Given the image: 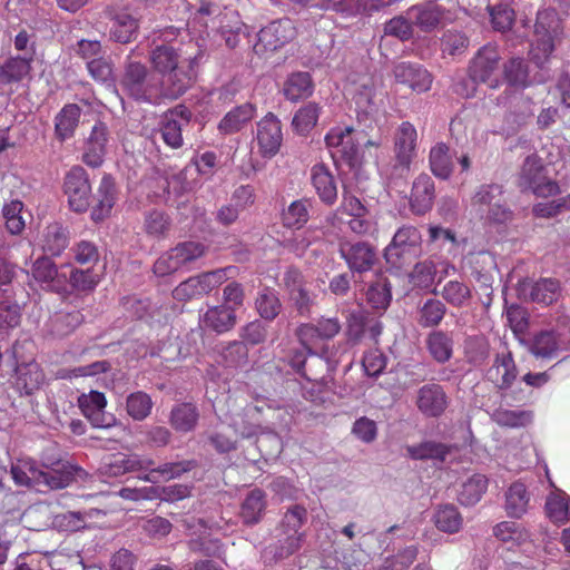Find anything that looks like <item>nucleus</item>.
<instances>
[{"mask_svg": "<svg viewBox=\"0 0 570 570\" xmlns=\"http://www.w3.org/2000/svg\"><path fill=\"white\" fill-rule=\"evenodd\" d=\"M69 244V233L59 223L48 225L41 236L40 245L46 254L60 255Z\"/></svg>", "mask_w": 570, "mask_h": 570, "instance_id": "nucleus-43", "label": "nucleus"}, {"mask_svg": "<svg viewBox=\"0 0 570 570\" xmlns=\"http://www.w3.org/2000/svg\"><path fill=\"white\" fill-rule=\"evenodd\" d=\"M321 107L315 102H308L301 107L292 120L293 129L299 135L308 134L317 124Z\"/></svg>", "mask_w": 570, "mask_h": 570, "instance_id": "nucleus-55", "label": "nucleus"}, {"mask_svg": "<svg viewBox=\"0 0 570 570\" xmlns=\"http://www.w3.org/2000/svg\"><path fill=\"white\" fill-rule=\"evenodd\" d=\"M266 495L265 492L258 488L249 491L242 505H240V518L247 525L258 523L266 509Z\"/></svg>", "mask_w": 570, "mask_h": 570, "instance_id": "nucleus-42", "label": "nucleus"}, {"mask_svg": "<svg viewBox=\"0 0 570 570\" xmlns=\"http://www.w3.org/2000/svg\"><path fill=\"white\" fill-rule=\"evenodd\" d=\"M325 144L336 165L345 164L350 169L361 167L363 154L361 151V134L355 132L351 126H337L325 136Z\"/></svg>", "mask_w": 570, "mask_h": 570, "instance_id": "nucleus-4", "label": "nucleus"}, {"mask_svg": "<svg viewBox=\"0 0 570 570\" xmlns=\"http://www.w3.org/2000/svg\"><path fill=\"white\" fill-rule=\"evenodd\" d=\"M240 337L244 343H232L226 350V357L232 354H237L242 358H246L247 350L245 344L257 345L263 343L266 338V328L261 321H253L242 328Z\"/></svg>", "mask_w": 570, "mask_h": 570, "instance_id": "nucleus-37", "label": "nucleus"}, {"mask_svg": "<svg viewBox=\"0 0 570 570\" xmlns=\"http://www.w3.org/2000/svg\"><path fill=\"white\" fill-rule=\"evenodd\" d=\"M311 183L323 204L332 206L336 203V180L326 165L316 164L311 168Z\"/></svg>", "mask_w": 570, "mask_h": 570, "instance_id": "nucleus-28", "label": "nucleus"}, {"mask_svg": "<svg viewBox=\"0 0 570 570\" xmlns=\"http://www.w3.org/2000/svg\"><path fill=\"white\" fill-rule=\"evenodd\" d=\"M375 87L373 80L365 79L355 90L353 100L358 114L370 115L375 111Z\"/></svg>", "mask_w": 570, "mask_h": 570, "instance_id": "nucleus-64", "label": "nucleus"}, {"mask_svg": "<svg viewBox=\"0 0 570 570\" xmlns=\"http://www.w3.org/2000/svg\"><path fill=\"white\" fill-rule=\"evenodd\" d=\"M109 129L107 125L102 121H97L85 142L82 161L92 168L100 167L107 153Z\"/></svg>", "mask_w": 570, "mask_h": 570, "instance_id": "nucleus-24", "label": "nucleus"}, {"mask_svg": "<svg viewBox=\"0 0 570 570\" xmlns=\"http://www.w3.org/2000/svg\"><path fill=\"white\" fill-rule=\"evenodd\" d=\"M530 352L537 358L552 360L570 353V332L544 330L534 335Z\"/></svg>", "mask_w": 570, "mask_h": 570, "instance_id": "nucleus-15", "label": "nucleus"}, {"mask_svg": "<svg viewBox=\"0 0 570 570\" xmlns=\"http://www.w3.org/2000/svg\"><path fill=\"white\" fill-rule=\"evenodd\" d=\"M119 85L125 94L139 102L159 105L164 99H168L164 83L146 65L130 60V56L125 62Z\"/></svg>", "mask_w": 570, "mask_h": 570, "instance_id": "nucleus-2", "label": "nucleus"}, {"mask_svg": "<svg viewBox=\"0 0 570 570\" xmlns=\"http://www.w3.org/2000/svg\"><path fill=\"white\" fill-rule=\"evenodd\" d=\"M546 511L549 519L554 523L570 521V497L561 490L552 492L547 498Z\"/></svg>", "mask_w": 570, "mask_h": 570, "instance_id": "nucleus-53", "label": "nucleus"}, {"mask_svg": "<svg viewBox=\"0 0 570 570\" xmlns=\"http://www.w3.org/2000/svg\"><path fill=\"white\" fill-rule=\"evenodd\" d=\"M491 419L500 426L519 429L532 422L533 413L530 410L498 407L491 414Z\"/></svg>", "mask_w": 570, "mask_h": 570, "instance_id": "nucleus-52", "label": "nucleus"}, {"mask_svg": "<svg viewBox=\"0 0 570 570\" xmlns=\"http://www.w3.org/2000/svg\"><path fill=\"white\" fill-rule=\"evenodd\" d=\"M154 460L149 455L139 453H115L107 456L98 469L101 481L112 482L127 473H141L142 470L150 469Z\"/></svg>", "mask_w": 570, "mask_h": 570, "instance_id": "nucleus-11", "label": "nucleus"}, {"mask_svg": "<svg viewBox=\"0 0 570 570\" xmlns=\"http://www.w3.org/2000/svg\"><path fill=\"white\" fill-rule=\"evenodd\" d=\"M83 322L80 311L58 312L51 318V332L57 336H66Z\"/></svg>", "mask_w": 570, "mask_h": 570, "instance_id": "nucleus-59", "label": "nucleus"}, {"mask_svg": "<svg viewBox=\"0 0 570 570\" xmlns=\"http://www.w3.org/2000/svg\"><path fill=\"white\" fill-rule=\"evenodd\" d=\"M302 346V348L293 352L289 364L297 374L305 377L307 381H317L321 379V376L312 371V367L316 364L325 362L326 368L328 371H334L342 361V356L346 351L345 344L342 351H340L341 347L336 350H334V347H326L322 351L321 355H315L313 353V347L308 350L305 345Z\"/></svg>", "mask_w": 570, "mask_h": 570, "instance_id": "nucleus-10", "label": "nucleus"}, {"mask_svg": "<svg viewBox=\"0 0 570 570\" xmlns=\"http://www.w3.org/2000/svg\"><path fill=\"white\" fill-rule=\"evenodd\" d=\"M393 73L397 82L407 85L415 92L431 89L432 75L421 65L403 61L394 67Z\"/></svg>", "mask_w": 570, "mask_h": 570, "instance_id": "nucleus-25", "label": "nucleus"}, {"mask_svg": "<svg viewBox=\"0 0 570 570\" xmlns=\"http://www.w3.org/2000/svg\"><path fill=\"white\" fill-rule=\"evenodd\" d=\"M435 199L434 180L428 174H420L412 184L410 207L416 215L428 213Z\"/></svg>", "mask_w": 570, "mask_h": 570, "instance_id": "nucleus-26", "label": "nucleus"}, {"mask_svg": "<svg viewBox=\"0 0 570 570\" xmlns=\"http://www.w3.org/2000/svg\"><path fill=\"white\" fill-rule=\"evenodd\" d=\"M452 446L435 442L424 441L416 445H410L406 448L407 454L413 460H435L444 462Z\"/></svg>", "mask_w": 570, "mask_h": 570, "instance_id": "nucleus-51", "label": "nucleus"}, {"mask_svg": "<svg viewBox=\"0 0 570 570\" xmlns=\"http://www.w3.org/2000/svg\"><path fill=\"white\" fill-rule=\"evenodd\" d=\"M338 252L352 273L368 272L377 261L376 249L366 242H341Z\"/></svg>", "mask_w": 570, "mask_h": 570, "instance_id": "nucleus-18", "label": "nucleus"}, {"mask_svg": "<svg viewBox=\"0 0 570 570\" xmlns=\"http://www.w3.org/2000/svg\"><path fill=\"white\" fill-rule=\"evenodd\" d=\"M530 502V493L522 482H513L505 492L504 509L509 517L521 518L527 513Z\"/></svg>", "mask_w": 570, "mask_h": 570, "instance_id": "nucleus-46", "label": "nucleus"}, {"mask_svg": "<svg viewBox=\"0 0 570 570\" xmlns=\"http://www.w3.org/2000/svg\"><path fill=\"white\" fill-rule=\"evenodd\" d=\"M504 187L500 184H484L479 187L473 196V205L478 206L480 210L484 212L495 203L504 199Z\"/></svg>", "mask_w": 570, "mask_h": 570, "instance_id": "nucleus-63", "label": "nucleus"}, {"mask_svg": "<svg viewBox=\"0 0 570 570\" xmlns=\"http://www.w3.org/2000/svg\"><path fill=\"white\" fill-rule=\"evenodd\" d=\"M63 190L71 210L85 213L91 203V185L87 171L73 166L65 176Z\"/></svg>", "mask_w": 570, "mask_h": 570, "instance_id": "nucleus-14", "label": "nucleus"}, {"mask_svg": "<svg viewBox=\"0 0 570 570\" xmlns=\"http://www.w3.org/2000/svg\"><path fill=\"white\" fill-rule=\"evenodd\" d=\"M503 77L510 87L524 89L532 83L527 61L520 57H512L503 65Z\"/></svg>", "mask_w": 570, "mask_h": 570, "instance_id": "nucleus-48", "label": "nucleus"}, {"mask_svg": "<svg viewBox=\"0 0 570 570\" xmlns=\"http://www.w3.org/2000/svg\"><path fill=\"white\" fill-rule=\"evenodd\" d=\"M14 372V389L21 395L32 394L45 381V374L37 362L18 364Z\"/></svg>", "mask_w": 570, "mask_h": 570, "instance_id": "nucleus-32", "label": "nucleus"}, {"mask_svg": "<svg viewBox=\"0 0 570 570\" xmlns=\"http://www.w3.org/2000/svg\"><path fill=\"white\" fill-rule=\"evenodd\" d=\"M234 269L235 267L227 266L191 276L174 288L173 297L179 302L200 298L227 282Z\"/></svg>", "mask_w": 570, "mask_h": 570, "instance_id": "nucleus-8", "label": "nucleus"}, {"mask_svg": "<svg viewBox=\"0 0 570 570\" xmlns=\"http://www.w3.org/2000/svg\"><path fill=\"white\" fill-rule=\"evenodd\" d=\"M560 32L561 22L556 10L544 9L538 12L530 57L540 69H543L549 61L554 50V41Z\"/></svg>", "mask_w": 570, "mask_h": 570, "instance_id": "nucleus-5", "label": "nucleus"}, {"mask_svg": "<svg viewBox=\"0 0 570 570\" xmlns=\"http://www.w3.org/2000/svg\"><path fill=\"white\" fill-rule=\"evenodd\" d=\"M367 303L375 309H386L392 299L391 284L386 278H379L366 291Z\"/></svg>", "mask_w": 570, "mask_h": 570, "instance_id": "nucleus-58", "label": "nucleus"}, {"mask_svg": "<svg viewBox=\"0 0 570 570\" xmlns=\"http://www.w3.org/2000/svg\"><path fill=\"white\" fill-rule=\"evenodd\" d=\"M488 489V479L483 474H473L461 484L458 501L465 507L476 504Z\"/></svg>", "mask_w": 570, "mask_h": 570, "instance_id": "nucleus-50", "label": "nucleus"}, {"mask_svg": "<svg viewBox=\"0 0 570 570\" xmlns=\"http://www.w3.org/2000/svg\"><path fill=\"white\" fill-rule=\"evenodd\" d=\"M415 404L425 417H439L449 406V397L442 385L428 383L416 392Z\"/></svg>", "mask_w": 570, "mask_h": 570, "instance_id": "nucleus-22", "label": "nucleus"}, {"mask_svg": "<svg viewBox=\"0 0 570 570\" xmlns=\"http://www.w3.org/2000/svg\"><path fill=\"white\" fill-rule=\"evenodd\" d=\"M149 61L154 70L163 75L160 80L166 87L169 100L183 96L196 79V58H184L173 42L160 39L153 40Z\"/></svg>", "mask_w": 570, "mask_h": 570, "instance_id": "nucleus-1", "label": "nucleus"}, {"mask_svg": "<svg viewBox=\"0 0 570 570\" xmlns=\"http://www.w3.org/2000/svg\"><path fill=\"white\" fill-rule=\"evenodd\" d=\"M466 362L475 367L481 366L490 356V343L484 336H469L464 343Z\"/></svg>", "mask_w": 570, "mask_h": 570, "instance_id": "nucleus-54", "label": "nucleus"}, {"mask_svg": "<svg viewBox=\"0 0 570 570\" xmlns=\"http://www.w3.org/2000/svg\"><path fill=\"white\" fill-rule=\"evenodd\" d=\"M110 38L119 43H128L134 40L138 32V20L127 11L116 12L112 17Z\"/></svg>", "mask_w": 570, "mask_h": 570, "instance_id": "nucleus-41", "label": "nucleus"}, {"mask_svg": "<svg viewBox=\"0 0 570 570\" xmlns=\"http://www.w3.org/2000/svg\"><path fill=\"white\" fill-rule=\"evenodd\" d=\"M204 327L218 334L225 333L234 327L236 323L235 309L227 305L213 306L200 318Z\"/></svg>", "mask_w": 570, "mask_h": 570, "instance_id": "nucleus-34", "label": "nucleus"}, {"mask_svg": "<svg viewBox=\"0 0 570 570\" xmlns=\"http://www.w3.org/2000/svg\"><path fill=\"white\" fill-rule=\"evenodd\" d=\"M314 91V83L308 72L291 73L284 82L283 94L292 102L307 99Z\"/></svg>", "mask_w": 570, "mask_h": 570, "instance_id": "nucleus-36", "label": "nucleus"}, {"mask_svg": "<svg viewBox=\"0 0 570 570\" xmlns=\"http://www.w3.org/2000/svg\"><path fill=\"white\" fill-rule=\"evenodd\" d=\"M78 405L94 428L109 429L116 424V417L105 411L107 400L104 393L98 391L83 393L78 397Z\"/></svg>", "mask_w": 570, "mask_h": 570, "instance_id": "nucleus-20", "label": "nucleus"}, {"mask_svg": "<svg viewBox=\"0 0 570 570\" xmlns=\"http://www.w3.org/2000/svg\"><path fill=\"white\" fill-rule=\"evenodd\" d=\"M307 520V510L295 504L284 514L279 524L278 541L276 544L267 547L264 551V558L268 561H278L288 558L295 553L302 544L303 533L299 529Z\"/></svg>", "mask_w": 570, "mask_h": 570, "instance_id": "nucleus-3", "label": "nucleus"}, {"mask_svg": "<svg viewBox=\"0 0 570 570\" xmlns=\"http://www.w3.org/2000/svg\"><path fill=\"white\" fill-rule=\"evenodd\" d=\"M255 115V107L243 104L228 111L218 124V130L223 135H230L239 131Z\"/></svg>", "mask_w": 570, "mask_h": 570, "instance_id": "nucleus-45", "label": "nucleus"}, {"mask_svg": "<svg viewBox=\"0 0 570 570\" xmlns=\"http://www.w3.org/2000/svg\"><path fill=\"white\" fill-rule=\"evenodd\" d=\"M421 252V234L413 226L397 229L391 244L385 248L384 257L394 267H402Z\"/></svg>", "mask_w": 570, "mask_h": 570, "instance_id": "nucleus-12", "label": "nucleus"}, {"mask_svg": "<svg viewBox=\"0 0 570 570\" xmlns=\"http://www.w3.org/2000/svg\"><path fill=\"white\" fill-rule=\"evenodd\" d=\"M425 344L429 354L435 362L444 364L451 360L454 342L449 333L440 330L432 331L426 336Z\"/></svg>", "mask_w": 570, "mask_h": 570, "instance_id": "nucleus-40", "label": "nucleus"}, {"mask_svg": "<svg viewBox=\"0 0 570 570\" xmlns=\"http://www.w3.org/2000/svg\"><path fill=\"white\" fill-rule=\"evenodd\" d=\"M256 140L264 158H272L279 151L283 142L282 125L274 114L268 112L257 122Z\"/></svg>", "mask_w": 570, "mask_h": 570, "instance_id": "nucleus-19", "label": "nucleus"}, {"mask_svg": "<svg viewBox=\"0 0 570 570\" xmlns=\"http://www.w3.org/2000/svg\"><path fill=\"white\" fill-rule=\"evenodd\" d=\"M519 375L513 354L508 347L495 353L491 366L485 371V380L499 391L512 387Z\"/></svg>", "mask_w": 570, "mask_h": 570, "instance_id": "nucleus-17", "label": "nucleus"}, {"mask_svg": "<svg viewBox=\"0 0 570 570\" xmlns=\"http://www.w3.org/2000/svg\"><path fill=\"white\" fill-rule=\"evenodd\" d=\"M518 185L522 191H531L537 197H550L560 193L559 184L547 176L542 159L529 155L521 167Z\"/></svg>", "mask_w": 570, "mask_h": 570, "instance_id": "nucleus-6", "label": "nucleus"}, {"mask_svg": "<svg viewBox=\"0 0 570 570\" xmlns=\"http://www.w3.org/2000/svg\"><path fill=\"white\" fill-rule=\"evenodd\" d=\"M191 117V111L185 105H177L163 115L159 131L167 146L177 149L184 145L183 130L190 124Z\"/></svg>", "mask_w": 570, "mask_h": 570, "instance_id": "nucleus-16", "label": "nucleus"}, {"mask_svg": "<svg viewBox=\"0 0 570 570\" xmlns=\"http://www.w3.org/2000/svg\"><path fill=\"white\" fill-rule=\"evenodd\" d=\"M323 233L318 228H307L304 230L293 232L291 237L284 239V246L297 256H302L304 252L315 242L321 239Z\"/></svg>", "mask_w": 570, "mask_h": 570, "instance_id": "nucleus-56", "label": "nucleus"}, {"mask_svg": "<svg viewBox=\"0 0 570 570\" xmlns=\"http://www.w3.org/2000/svg\"><path fill=\"white\" fill-rule=\"evenodd\" d=\"M417 130L410 121H403L393 136L394 169L401 174L410 171L417 155Z\"/></svg>", "mask_w": 570, "mask_h": 570, "instance_id": "nucleus-13", "label": "nucleus"}, {"mask_svg": "<svg viewBox=\"0 0 570 570\" xmlns=\"http://www.w3.org/2000/svg\"><path fill=\"white\" fill-rule=\"evenodd\" d=\"M494 537L507 546V549L512 550L525 543L529 538V531L521 524L514 521H502L493 528Z\"/></svg>", "mask_w": 570, "mask_h": 570, "instance_id": "nucleus-44", "label": "nucleus"}, {"mask_svg": "<svg viewBox=\"0 0 570 570\" xmlns=\"http://www.w3.org/2000/svg\"><path fill=\"white\" fill-rule=\"evenodd\" d=\"M255 305L258 314L268 321L274 320L279 314L282 307L276 291L268 287L259 291Z\"/></svg>", "mask_w": 570, "mask_h": 570, "instance_id": "nucleus-61", "label": "nucleus"}, {"mask_svg": "<svg viewBox=\"0 0 570 570\" xmlns=\"http://www.w3.org/2000/svg\"><path fill=\"white\" fill-rule=\"evenodd\" d=\"M471 276L485 289L492 288V269L495 267L494 257L488 252H479L468 258Z\"/></svg>", "mask_w": 570, "mask_h": 570, "instance_id": "nucleus-38", "label": "nucleus"}, {"mask_svg": "<svg viewBox=\"0 0 570 570\" xmlns=\"http://www.w3.org/2000/svg\"><path fill=\"white\" fill-rule=\"evenodd\" d=\"M32 275L46 288L58 293L65 289L67 275L60 273L48 257H40L33 263Z\"/></svg>", "mask_w": 570, "mask_h": 570, "instance_id": "nucleus-31", "label": "nucleus"}, {"mask_svg": "<svg viewBox=\"0 0 570 570\" xmlns=\"http://www.w3.org/2000/svg\"><path fill=\"white\" fill-rule=\"evenodd\" d=\"M196 466L195 461H179V462H166L159 464L158 466H150V469L142 470V474H139L137 478L144 482H149L153 484L158 483L159 481H168L171 479H177L181 476L184 473L191 471Z\"/></svg>", "mask_w": 570, "mask_h": 570, "instance_id": "nucleus-29", "label": "nucleus"}, {"mask_svg": "<svg viewBox=\"0 0 570 570\" xmlns=\"http://www.w3.org/2000/svg\"><path fill=\"white\" fill-rule=\"evenodd\" d=\"M10 473L13 482L19 487L45 484L51 489H61L67 485V480L57 476L52 471L43 470L30 458H18L12 461Z\"/></svg>", "mask_w": 570, "mask_h": 570, "instance_id": "nucleus-9", "label": "nucleus"}, {"mask_svg": "<svg viewBox=\"0 0 570 570\" xmlns=\"http://www.w3.org/2000/svg\"><path fill=\"white\" fill-rule=\"evenodd\" d=\"M501 55L495 45L481 47L469 62L468 75L473 82L487 83L491 89L501 86Z\"/></svg>", "mask_w": 570, "mask_h": 570, "instance_id": "nucleus-7", "label": "nucleus"}, {"mask_svg": "<svg viewBox=\"0 0 570 570\" xmlns=\"http://www.w3.org/2000/svg\"><path fill=\"white\" fill-rule=\"evenodd\" d=\"M446 313V306L439 299H426L417 311V322L422 327L438 326Z\"/></svg>", "mask_w": 570, "mask_h": 570, "instance_id": "nucleus-57", "label": "nucleus"}, {"mask_svg": "<svg viewBox=\"0 0 570 570\" xmlns=\"http://www.w3.org/2000/svg\"><path fill=\"white\" fill-rule=\"evenodd\" d=\"M98 203L92 208L91 218L100 222L107 217L116 202V186L110 175H104L97 191Z\"/></svg>", "mask_w": 570, "mask_h": 570, "instance_id": "nucleus-39", "label": "nucleus"}, {"mask_svg": "<svg viewBox=\"0 0 570 570\" xmlns=\"http://www.w3.org/2000/svg\"><path fill=\"white\" fill-rule=\"evenodd\" d=\"M430 168L434 176L448 179L453 173V160L450 148L444 142L433 146L429 155Z\"/></svg>", "mask_w": 570, "mask_h": 570, "instance_id": "nucleus-49", "label": "nucleus"}, {"mask_svg": "<svg viewBox=\"0 0 570 570\" xmlns=\"http://www.w3.org/2000/svg\"><path fill=\"white\" fill-rule=\"evenodd\" d=\"M126 409L132 420L142 421L151 412V397L142 391L130 393L126 399Z\"/></svg>", "mask_w": 570, "mask_h": 570, "instance_id": "nucleus-62", "label": "nucleus"}, {"mask_svg": "<svg viewBox=\"0 0 570 570\" xmlns=\"http://www.w3.org/2000/svg\"><path fill=\"white\" fill-rule=\"evenodd\" d=\"M342 326L337 317H321L316 323L302 324L297 328V337L302 345L308 350L317 345L320 341L335 337Z\"/></svg>", "mask_w": 570, "mask_h": 570, "instance_id": "nucleus-23", "label": "nucleus"}, {"mask_svg": "<svg viewBox=\"0 0 570 570\" xmlns=\"http://www.w3.org/2000/svg\"><path fill=\"white\" fill-rule=\"evenodd\" d=\"M409 19L422 31L434 30L444 19L445 10L434 1L412 6L407 10Z\"/></svg>", "mask_w": 570, "mask_h": 570, "instance_id": "nucleus-27", "label": "nucleus"}, {"mask_svg": "<svg viewBox=\"0 0 570 570\" xmlns=\"http://www.w3.org/2000/svg\"><path fill=\"white\" fill-rule=\"evenodd\" d=\"M199 419V412L193 403L176 404L169 416V423L177 432L187 433L196 428Z\"/></svg>", "mask_w": 570, "mask_h": 570, "instance_id": "nucleus-47", "label": "nucleus"}, {"mask_svg": "<svg viewBox=\"0 0 570 570\" xmlns=\"http://www.w3.org/2000/svg\"><path fill=\"white\" fill-rule=\"evenodd\" d=\"M296 37L294 22L288 18L272 21L257 33L258 41L255 47L265 50H277Z\"/></svg>", "mask_w": 570, "mask_h": 570, "instance_id": "nucleus-21", "label": "nucleus"}, {"mask_svg": "<svg viewBox=\"0 0 570 570\" xmlns=\"http://www.w3.org/2000/svg\"><path fill=\"white\" fill-rule=\"evenodd\" d=\"M432 521L435 528L448 534L459 533L463 528V517L452 503L440 504L435 508Z\"/></svg>", "mask_w": 570, "mask_h": 570, "instance_id": "nucleus-35", "label": "nucleus"}, {"mask_svg": "<svg viewBox=\"0 0 570 570\" xmlns=\"http://www.w3.org/2000/svg\"><path fill=\"white\" fill-rule=\"evenodd\" d=\"M559 282L553 278H541L533 283L530 297L533 302L550 305L557 301L559 295Z\"/></svg>", "mask_w": 570, "mask_h": 570, "instance_id": "nucleus-60", "label": "nucleus"}, {"mask_svg": "<svg viewBox=\"0 0 570 570\" xmlns=\"http://www.w3.org/2000/svg\"><path fill=\"white\" fill-rule=\"evenodd\" d=\"M33 51L29 53L11 56L0 65V83L10 85L22 81L31 71Z\"/></svg>", "mask_w": 570, "mask_h": 570, "instance_id": "nucleus-30", "label": "nucleus"}, {"mask_svg": "<svg viewBox=\"0 0 570 570\" xmlns=\"http://www.w3.org/2000/svg\"><path fill=\"white\" fill-rule=\"evenodd\" d=\"M81 108L77 104H67L55 117V135L58 140L70 139L79 125Z\"/></svg>", "mask_w": 570, "mask_h": 570, "instance_id": "nucleus-33", "label": "nucleus"}]
</instances>
